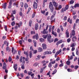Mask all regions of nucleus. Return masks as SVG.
<instances>
[{
	"mask_svg": "<svg viewBox=\"0 0 79 79\" xmlns=\"http://www.w3.org/2000/svg\"><path fill=\"white\" fill-rule=\"evenodd\" d=\"M49 7L50 10L51 12L52 13H53L54 10V7L52 4V2H50L49 4Z\"/></svg>",
	"mask_w": 79,
	"mask_h": 79,
	"instance_id": "obj_1",
	"label": "nucleus"
},
{
	"mask_svg": "<svg viewBox=\"0 0 79 79\" xmlns=\"http://www.w3.org/2000/svg\"><path fill=\"white\" fill-rule=\"evenodd\" d=\"M48 25H47V26H46V30L44 29V30H43V31H41V33H42L43 34H46L48 33V31H46V30H47L48 28Z\"/></svg>",
	"mask_w": 79,
	"mask_h": 79,
	"instance_id": "obj_2",
	"label": "nucleus"
},
{
	"mask_svg": "<svg viewBox=\"0 0 79 79\" xmlns=\"http://www.w3.org/2000/svg\"><path fill=\"white\" fill-rule=\"evenodd\" d=\"M53 5L54 6L55 10L58 7V4L55 2H52Z\"/></svg>",
	"mask_w": 79,
	"mask_h": 79,
	"instance_id": "obj_3",
	"label": "nucleus"
},
{
	"mask_svg": "<svg viewBox=\"0 0 79 79\" xmlns=\"http://www.w3.org/2000/svg\"><path fill=\"white\" fill-rule=\"evenodd\" d=\"M33 6V8L34 9H37V4L35 2H34V4Z\"/></svg>",
	"mask_w": 79,
	"mask_h": 79,
	"instance_id": "obj_4",
	"label": "nucleus"
},
{
	"mask_svg": "<svg viewBox=\"0 0 79 79\" xmlns=\"http://www.w3.org/2000/svg\"><path fill=\"white\" fill-rule=\"evenodd\" d=\"M35 38L36 40H38L39 39V36L38 34L37 33L35 35L33 36V39H35Z\"/></svg>",
	"mask_w": 79,
	"mask_h": 79,
	"instance_id": "obj_5",
	"label": "nucleus"
},
{
	"mask_svg": "<svg viewBox=\"0 0 79 79\" xmlns=\"http://www.w3.org/2000/svg\"><path fill=\"white\" fill-rule=\"evenodd\" d=\"M52 39V36L50 35H48L47 37V40L48 41H49L50 42V40Z\"/></svg>",
	"mask_w": 79,
	"mask_h": 79,
	"instance_id": "obj_6",
	"label": "nucleus"
},
{
	"mask_svg": "<svg viewBox=\"0 0 79 79\" xmlns=\"http://www.w3.org/2000/svg\"><path fill=\"white\" fill-rule=\"evenodd\" d=\"M42 47H43V49L44 50L46 49L47 48V46L45 44H42Z\"/></svg>",
	"mask_w": 79,
	"mask_h": 79,
	"instance_id": "obj_7",
	"label": "nucleus"
},
{
	"mask_svg": "<svg viewBox=\"0 0 79 79\" xmlns=\"http://www.w3.org/2000/svg\"><path fill=\"white\" fill-rule=\"evenodd\" d=\"M12 1L11 0H10L9 2V5L8 6L9 8H10V9L12 7Z\"/></svg>",
	"mask_w": 79,
	"mask_h": 79,
	"instance_id": "obj_8",
	"label": "nucleus"
},
{
	"mask_svg": "<svg viewBox=\"0 0 79 79\" xmlns=\"http://www.w3.org/2000/svg\"><path fill=\"white\" fill-rule=\"evenodd\" d=\"M62 8V6L61 5H60L58 6V7H57L56 9L57 10H60Z\"/></svg>",
	"mask_w": 79,
	"mask_h": 79,
	"instance_id": "obj_9",
	"label": "nucleus"
},
{
	"mask_svg": "<svg viewBox=\"0 0 79 79\" xmlns=\"http://www.w3.org/2000/svg\"><path fill=\"white\" fill-rule=\"evenodd\" d=\"M62 40H61L59 41H58L56 43V45H58L59 44L62 43Z\"/></svg>",
	"mask_w": 79,
	"mask_h": 79,
	"instance_id": "obj_10",
	"label": "nucleus"
},
{
	"mask_svg": "<svg viewBox=\"0 0 79 79\" xmlns=\"http://www.w3.org/2000/svg\"><path fill=\"white\" fill-rule=\"evenodd\" d=\"M7 3H5L4 4H2V7L4 9H6V8Z\"/></svg>",
	"mask_w": 79,
	"mask_h": 79,
	"instance_id": "obj_11",
	"label": "nucleus"
},
{
	"mask_svg": "<svg viewBox=\"0 0 79 79\" xmlns=\"http://www.w3.org/2000/svg\"><path fill=\"white\" fill-rule=\"evenodd\" d=\"M6 64L5 62H4L3 63V67H2V69H6Z\"/></svg>",
	"mask_w": 79,
	"mask_h": 79,
	"instance_id": "obj_12",
	"label": "nucleus"
},
{
	"mask_svg": "<svg viewBox=\"0 0 79 79\" xmlns=\"http://www.w3.org/2000/svg\"><path fill=\"white\" fill-rule=\"evenodd\" d=\"M72 40L73 42H75L77 40V37L76 36H74L72 38Z\"/></svg>",
	"mask_w": 79,
	"mask_h": 79,
	"instance_id": "obj_13",
	"label": "nucleus"
},
{
	"mask_svg": "<svg viewBox=\"0 0 79 79\" xmlns=\"http://www.w3.org/2000/svg\"><path fill=\"white\" fill-rule=\"evenodd\" d=\"M39 24L38 23H36L35 24V30H37L38 28Z\"/></svg>",
	"mask_w": 79,
	"mask_h": 79,
	"instance_id": "obj_14",
	"label": "nucleus"
},
{
	"mask_svg": "<svg viewBox=\"0 0 79 79\" xmlns=\"http://www.w3.org/2000/svg\"><path fill=\"white\" fill-rule=\"evenodd\" d=\"M65 34L66 35V37L67 38H69V34L68 31H66L65 32Z\"/></svg>",
	"mask_w": 79,
	"mask_h": 79,
	"instance_id": "obj_15",
	"label": "nucleus"
},
{
	"mask_svg": "<svg viewBox=\"0 0 79 79\" xmlns=\"http://www.w3.org/2000/svg\"><path fill=\"white\" fill-rule=\"evenodd\" d=\"M52 34L53 35H54V36H55V37H56L57 36V33L54 32V31H53V32H52Z\"/></svg>",
	"mask_w": 79,
	"mask_h": 79,
	"instance_id": "obj_16",
	"label": "nucleus"
},
{
	"mask_svg": "<svg viewBox=\"0 0 79 79\" xmlns=\"http://www.w3.org/2000/svg\"><path fill=\"white\" fill-rule=\"evenodd\" d=\"M72 35L73 36L75 35V31L74 30H73L72 31Z\"/></svg>",
	"mask_w": 79,
	"mask_h": 79,
	"instance_id": "obj_17",
	"label": "nucleus"
},
{
	"mask_svg": "<svg viewBox=\"0 0 79 79\" xmlns=\"http://www.w3.org/2000/svg\"><path fill=\"white\" fill-rule=\"evenodd\" d=\"M39 40H40V41L41 42H44L45 41V40L44 39L42 38H41Z\"/></svg>",
	"mask_w": 79,
	"mask_h": 79,
	"instance_id": "obj_18",
	"label": "nucleus"
},
{
	"mask_svg": "<svg viewBox=\"0 0 79 79\" xmlns=\"http://www.w3.org/2000/svg\"><path fill=\"white\" fill-rule=\"evenodd\" d=\"M16 24L18 25V27L19 28L22 25V22H20L19 23H16Z\"/></svg>",
	"mask_w": 79,
	"mask_h": 79,
	"instance_id": "obj_19",
	"label": "nucleus"
},
{
	"mask_svg": "<svg viewBox=\"0 0 79 79\" xmlns=\"http://www.w3.org/2000/svg\"><path fill=\"white\" fill-rule=\"evenodd\" d=\"M17 66V64L14 65V68L15 70H16L18 68Z\"/></svg>",
	"mask_w": 79,
	"mask_h": 79,
	"instance_id": "obj_20",
	"label": "nucleus"
},
{
	"mask_svg": "<svg viewBox=\"0 0 79 79\" xmlns=\"http://www.w3.org/2000/svg\"><path fill=\"white\" fill-rule=\"evenodd\" d=\"M38 52H41L43 51V49L41 48H38Z\"/></svg>",
	"mask_w": 79,
	"mask_h": 79,
	"instance_id": "obj_21",
	"label": "nucleus"
},
{
	"mask_svg": "<svg viewBox=\"0 0 79 79\" xmlns=\"http://www.w3.org/2000/svg\"><path fill=\"white\" fill-rule=\"evenodd\" d=\"M79 7V4H75L74 7L75 8H76V7Z\"/></svg>",
	"mask_w": 79,
	"mask_h": 79,
	"instance_id": "obj_22",
	"label": "nucleus"
},
{
	"mask_svg": "<svg viewBox=\"0 0 79 79\" xmlns=\"http://www.w3.org/2000/svg\"><path fill=\"white\" fill-rule=\"evenodd\" d=\"M24 6L25 7V9H27V8L28 7V6L27 3H25L24 4Z\"/></svg>",
	"mask_w": 79,
	"mask_h": 79,
	"instance_id": "obj_23",
	"label": "nucleus"
},
{
	"mask_svg": "<svg viewBox=\"0 0 79 79\" xmlns=\"http://www.w3.org/2000/svg\"><path fill=\"white\" fill-rule=\"evenodd\" d=\"M33 42L34 43V46H35V47H36L37 43L35 40H33Z\"/></svg>",
	"mask_w": 79,
	"mask_h": 79,
	"instance_id": "obj_24",
	"label": "nucleus"
},
{
	"mask_svg": "<svg viewBox=\"0 0 79 79\" xmlns=\"http://www.w3.org/2000/svg\"><path fill=\"white\" fill-rule=\"evenodd\" d=\"M48 36V35H43V37L44 39H46L47 38Z\"/></svg>",
	"mask_w": 79,
	"mask_h": 79,
	"instance_id": "obj_25",
	"label": "nucleus"
},
{
	"mask_svg": "<svg viewBox=\"0 0 79 79\" xmlns=\"http://www.w3.org/2000/svg\"><path fill=\"white\" fill-rule=\"evenodd\" d=\"M66 11V10H65L64 8H62L61 10V13H64V11Z\"/></svg>",
	"mask_w": 79,
	"mask_h": 79,
	"instance_id": "obj_26",
	"label": "nucleus"
},
{
	"mask_svg": "<svg viewBox=\"0 0 79 79\" xmlns=\"http://www.w3.org/2000/svg\"><path fill=\"white\" fill-rule=\"evenodd\" d=\"M6 51H9V52H10L11 51V50L9 48V47H6Z\"/></svg>",
	"mask_w": 79,
	"mask_h": 79,
	"instance_id": "obj_27",
	"label": "nucleus"
},
{
	"mask_svg": "<svg viewBox=\"0 0 79 79\" xmlns=\"http://www.w3.org/2000/svg\"><path fill=\"white\" fill-rule=\"evenodd\" d=\"M52 27V26L51 25L49 26V29L48 30L49 32H51Z\"/></svg>",
	"mask_w": 79,
	"mask_h": 79,
	"instance_id": "obj_28",
	"label": "nucleus"
},
{
	"mask_svg": "<svg viewBox=\"0 0 79 79\" xmlns=\"http://www.w3.org/2000/svg\"><path fill=\"white\" fill-rule=\"evenodd\" d=\"M41 57V56L40 55H38V56H37V57H38V58H36V60H38L40 59V58Z\"/></svg>",
	"mask_w": 79,
	"mask_h": 79,
	"instance_id": "obj_29",
	"label": "nucleus"
},
{
	"mask_svg": "<svg viewBox=\"0 0 79 79\" xmlns=\"http://www.w3.org/2000/svg\"><path fill=\"white\" fill-rule=\"evenodd\" d=\"M57 72V70L56 69H54V71H53V72L52 73V75H53L56 73Z\"/></svg>",
	"mask_w": 79,
	"mask_h": 79,
	"instance_id": "obj_30",
	"label": "nucleus"
},
{
	"mask_svg": "<svg viewBox=\"0 0 79 79\" xmlns=\"http://www.w3.org/2000/svg\"><path fill=\"white\" fill-rule=\"evenodd\" d=\"M32 52L31 51L30 52V58H31L32 56Z\"/></svg>",
	"mask_w": 79,
	"mask_h": 79,
	"instance_id": "obj_31",
	"label": "nucleus"
},
{
	"mask_svg": "<svg viewBox=\"0 0 79 79\" xmlns=\"http://www.w3.org/2000/svg\"><path fill=\"white\" fill-rule=\"evenodd\" d=\"M52 64L51 62H50L48 64V67L49 68H51L52 67Z\"/></svg>",
	"mask_w": 79,
	"mask_h": 79,
	"instance_id": "obj_32",
	"label": "nucleus"
},
{
	"mask_svg": "<svg viewBox=\"0 0 79 79\" xmlns=\"http://www.w3.org/2000/svg\"><path fill=\"white\" fill-rule=\"evenodd\" d=\"M13 6H16L17 7H18V3H14L13 4Z\"/></svg>",
	"mask_w": 79,
	"mask_h": 79,
	"instance_id": "obj_33",
	"label": "nucleus"
},
{
	"mask_svg": "<svg viewBox=\"0 0 79 79\" xmlns=\"http://www.w3.org/2000/svg\"><path fill=\"white\" fill-rule=\"evenodd\" d=\"M22 57L23 56H21L20 59V61L21 62H22L23 61V58Z\"/></svg>",
	"mask_w": 79,
	"mask_h": 79,
	"instance_id": "obj_34",
	"label": "nucleus"
},
{
	"mask_svg": "<svg viewBox=\"0 0 79 79\" xmlns=\"http://www.w3.org/2000/svg\"><path fill=\"white\" fill-rule=\"evenodd\" d=\"M38 64H39V63H35L34 64H33V66L35 67H36Z\"/></svg>",
	"mask_w": 79,
	"mask_h": 79,
	"instance_id": "obj_35",
	"label": "nucleus"
},
{
	"mask_svg": "<svg viewBox=\"0 0 79 79\" xmlns=\"http://www.w3.org/2000/svg\"><path fill=\"white\" fill-rule=\"evenodd\" d=\"M25 59V57H23V61H23V62H22V63H23V64H24L25 63V61L24 60Z\"/></svg>",
	"mask_w": 79,
	"mask_h": 79,
	"instance_id": "obj_36",
	"label": "nucleus"
},
{
	"mask_svg": "<svg viewBox=\"0 0 79 79\" xmlns=\"http://www.w3.org/2000/svg\"><path fill=\"white\" fill-rule=\"evenodd\" d=\"M71 63V62L70 61H67L66 62V64L67 65H70V64Z\"/></svg>",
	"mask_w": 79,
	"mask_h": 79,
	"instance_id": "obj_37",
	"label": "nucleus"
},
{
	"mask_svg": "<svg viewBox=\"0 0 79 79\" xmlns=\"http://www.w3.org/2000/svg\"><path fill=\"white\" fill-rule=\"evenodd\" d=\"M73 58V56H71L70 58L68 59V60H72Z\"/></svg>",
	"mask_w": 79,
	"mask_h": 79,
	"instance_id": "obj_38",
	"label": "nucleus"
},
{
	"mask_svg": "<svg viewBox=\"0 0 79 79\" xmlns=\"http://www.w3.org/2000/svg\"><path fill=\"white\" fill-rule=\"evenodd\" d=\"M68 9H69V6L68 5H66L64 8V9L66 10H67Z\"/></svg>",
	"mask_w": 79,
	"mask_h": 79,
	"instance_id": "obj_39",
	"label": "nucleus"
},
{
	"mask_svg": "<svg viewBox=\"0 0 79 79\" xmlns=\"http://www.w3.org/2000/svg\"><path fill=\"white\" fill-rule=\"evenodd\" d=\"M74 2V1H73V0H72L70 2H69V3L71 4H73Z\"/></svg>",
	"mask_w": 79,
	"mask_h": 79,
	"instance_id": "obj_40",
	"label": "nucleus"
},
{
	"mask_svg": "<svg viewBox=\"0 0 79 79\" xmlns=\"http://www.w3.org/2000/svg\"><path fill=\"white\" fill-rule=\"evenodd\" d=\"M15 24V23L14 21L13 22H12L11 23V25L13 26H14Z\"/></svg>",
	"mask_w": 79,
	"mask_h": 79,
	"instance_id": "obj_41",
	"label": "nucleus"
},
{
	"mask_svg": "<svg viewBox=\"0 0 79 79\" xmlns=\"http://www.w3.org/2000/svg\"><path fill=\"white\" fill-rule=\"evenodd\" d=\"M58 65V63H56L55 64V65L54 66V68H57Z\"/></svg>",
	"mask_w": 79,
	"mask_h": 79,
	"instance_id": "obj_42",
	"label": "nucleus"
},
{
	"mask_svg": "<svg viewBox=\"0 0 79 79\" xmlns=\"http://www.w3.org/2000/svg\"><path fill=\"white\" fill-rule=\"evenodd\" d=\"M32 23V21L31 20L29 22V26H30V27L31 26Z\"/></svg>",
	"mask_w": 79,
	"mask_h": 79,
	"instance_id": "obj_43",
	"label": "nucleus"
},
{
	"mask_svg": "<svg viewBox=\"0 0 79 79\" xmlns=\"http://www.w3.org/2000/svg\"><path fill=\"white\" fill-rule=\"evenodd\" d=\"M41 13H42V14H44V15H45V10H41Z\"/></svg>",
	"mask_w": 79,
	"mask_h": 79,
	"instance_id": "obj_44",
	"label": "nucleus"
},
{
	"mask_svg": "<svg viewBox=\"0 0 79 79\" xmlns=\"http://www.w3.org/2000/svg\"><path fill=\"white\" fill-rule=\"evenodd\" d=\"M12 60V58H11V57L10 56H9V59H8V60L9 61V62H11Z\"/></svg>",
	"mask_w": 79,
	"mask_h": 79,
	"instance_id": "obj_45",
	"label": "nucleus"
},
{
	"mask_svg": "<svg viewBox=\"0 0 79 79\" xmlns=\"http://www.w3.org/2000/svg\"><path fill=\"white\" fill-rule=\"evenodd\" d=\"M67 71L68 72H72V69H67Z\"/></svg>",
	"mask_w": 79,
	"mask_h": 79,
	"instance_id": "obj_46",
	"label": "nucleus"
},
{
	"mask_svg": "<svg viewBox=\"0 0 79 79\" xmlns=\"http://www.w3.org/2000/svg\"><path fill=\"white\" fill-rule=\"evenodd\" d=\"M75 46V44L74 43H73L71 44L70 47L72 48L74 47Z\"/></svg>",
	"mask_w": 79,
	"mask_h": 79,
	"instance_id": "obj_47",
	"label": "nucleus"
},
{
	"mask_svg": "<svg viewBox=\"0 0 79 79\" xmlns=\"http://www.w3.org/2000/svg\"><path fill=\"white\" fill-rule=\"evenodd\" d=\"M76 26V24L75 23H74L73 25V28L74 29H75L76 28H75V27Z\"/></svg>",
	"mask_w": 79,
	"mask_h": 79,
	"instance_id": "obj_48",
	"label": "nucleus"
},
{
	"mask_svg": "<svg viewBox=\"0 0 79 79\" xmlns=\"http://www.w3.org/2000/svg\"><path fill=\"white\" fill-rule=\"evenodd\" d=\"M76 54L77 55H79V53H78V48H77L76 49Z\"/></svg>",
	"mask_w": 79,
	"mask_h": 79,
	"instance_id": "obj_49",
	"label": "nucleus"
},
{
	"mask_svg": "<svg viewBox=\"0 0 79 79\" xmlns=\"http://www.w3.org/2000/svg\"><path fill=\"white\" fill-rule=\"evenodd\" d=\"M35 15V12H33V14L32 15V18H34Z\"/></svg>",
	"mask_w": 79,
	"mask_h": 79,
	"instance_id": "obj_50",
	"label": "nucleus"
},
{
	"mask_svg": "<svg viewBox=\"0 0 79 79\" xmlns=\"http://www.w3.org/2000/svg\"><path fill=\"white\" fill-rule=\"evenodd\" d=\"M50 42L49 41H48V42L49 43H51V42H53V41H54V40L53 39H50Z\"/></svg>",
	"mask_w": 79,
	"mask_h": 79,
	"instance_id": "obj_51",
	"label": "nucleus"
},
{
	"mask_svg": "<svg viewBox=\"0 0 79 79\" xmlns=\"http://www.w3.org/2000/svg\"><path fill=\"white\" fill-rule=\"evenodd\" d=\"M60 28L61 29V31H63V27L62 26H61V25H60Z\"/></svg>",
	"mask_w": 79,
	"mask_h": 79,
	"instance_id": "obj_52",
	"label": "nucleus"
},
{
	"mask_svg": "<svg viewBox=\"0 0 79 79\" xmlns=\"http://www.w3.org/2000/svg\"><path fill=\"white\" fill-rule=\"evenodd\" d=\"M35 31H31V35L35 34Z\"/></svg>",
	"mask_w": 79,
	"mask_h": 79,
	"instance_id": "obj_53",
	"label": "nucleus"
},
{
	"mask_svg": "<svg viewBox=\"0 0 79 79\" xmlns=\"http://www.w3.org/2000/svg\"><path fill=\"white\" fill-rule=\"evenodd\" d=\"M46 54H48V51H46L43 53V54H44V55H46Z\"/></svg>",
	"mask_w": 79,
	"mask_h": 79,
	"instance_id": "obj_54",
	"label": "nucleus"
},
{
	"mask_svg": "<svg viewBox=\"0 0 79 79\" xmlns=\"http://www.w3.org/2000/svg\"><path fill=\"white\" fill-rule=\"evenodd\" d=\"M31 10V8H28V11H27V14H28L29 13V12H30Z\"/></svg>",
	"mask_w": 79,
	"mask_h": 79,
	"instance_id": "obj_55",
	"label": "nucleus"
},
{
	"mask_svg": "<svg viewBox=\"0 0 79 79\" xmlns=\"http://www.w3.org/2000/svg\"><path fill=\"white\" fill-rule=\"evenodd\" d=\"M79 68V66L77 65L75 66L74 67V69H77V68Z\"/></svg>",
	"mask_w": 79,
	"mask_h": 79,
	"instance_id": "obj_56",
	"label": "nucleus"
},
{
	"mask_svg": "<svg viewBox=\"0 0 79 79\" xmlns=\"http://www.w3.org/2000/svg\"><path fill=\"white\" fill-rule=\"evenodd\" d=\"M64 66V64L63 63H61L60 64H59V67H62Z\"/></svg>",
	"mask_w": 79,
	"mask_h": 79,
	"instance_id": "obj_57",
	"label": "nucleus"
},
{
	"mask_svg": "<svg viewBox=\"0 0 79 79\" xmlns=\"http://www.w3.org/2000/svg\"><path fill=\"white\" fill-rule=\"evenodd\" d=\"M71 40L69 38V39H67V42L68 43H69L70 42Z\"/></svg>",
	"mask_w": 79,
	"mask_h": 79,
	"instance_id": "obj_58",
	"label": "nucleus"
},
{
	"mask_svg": "<svg viewBox=\"0 0 79 79\" xmlns=\"http://www.w3.org/2000/svg\"><path fill=\"white\" fill-rule=\"evenodd\" d=\"M60 30L59 29V28H58L57 29V32L58 33H60Z\"/></svg>",
	"mask_w": 79,
	"mask_h": 79,
	"instance_id": "obj_59",
	"label": "nucleus"
},
{
	"mask_svg": "<svg viewBox=\"0 0 79 79\" xmlns=\"http://www.w3.org/2000/svg\"><path fill=\"white\" fill-rule=\"evenodd\" d=\"M59 40V39L57 38H55L54 40V42H56Z\"/></svg>",
	"mask_w": 79,
	"mask_h": 79,
	"instance_id": "obj_60",
	"label": "nucleus"
},
{
	"mask_svg": "<svg viewBox=\"0 0 79 79\" xmlns=\"http://www.w3.org/2000/svg\"><path fill=\"white\" fill-rule=\"evenodd\" d=\"M20 75L21 77H24V74L23 73H21L20 74Z\"/></svg>",
	"mask_w": 79,
	"mask_h": 79,
	"instance_id": "obj_61",
	"label": "nucleus"
},
{
	"mask_svg": "<svg viewBox=\"0 0 79 79\" xmlns=\"http://www.w3.org/2000/svg\"><path fill=\"white\" fill-rule=\"evenodd\" d=\"M22 67L21 68H22V69H24V64H22Z\"/></svg>",
	"mask_w": 79,
	"mask_h": 79,
	"instance_id": "obj_62",
	"label": "nucleus"
},
{
	"mask_svg": "<svg viewBox=\"0 0 79 79\" xmlns=\"http://www.w3.org/2000/svg\"><path fill=\"white\" fill-rule=\"evenodd\" d=\"M37 50H35L33 51V53L34 54H36L37 53Z\"/></svg>",
	"mask_w": 79,
	"mask_h": 79,
	"instance_id": "obj_63",
	"label": "nucleus"
},
{
	"mask_svg": "<svg viewBox=\"0 0 79 79\" xmlns=\"http://www.w3.org/2000/svg\"><path fill=\"white\" fill-rule=\"evenodd\" d=\"M22 41H22V40H20L19 41V44H20L22 45V44H23Z\"/></svg>",
	"mask_w": 79,
	"mask_h": 79,
	"instance_id": "obj_64",
	"label": "nucleus"
}]
</instances>
